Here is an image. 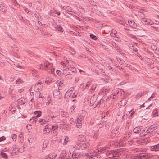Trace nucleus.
<instances>
[{"label":"nucleus","instance_id":"32","mask_svg":"<svg viewBox=\"0 0 159 159\" xmlns=\"http://www.w3.org/2000/svg\"><path fill=\"white\" fill-rule=\"evenodd\" d=\"M52 80H51V79L50 77H48L46 78L45 80V82L46 84H48L50 83Z\"/></svg>","mask_w":159,"mask_h":159},{"label":"nucleus","instance_id":"34","mask_svg":"<svg viewBox=\"0 0 159 159\" xmlns=\"http://www.w3.org/2000/svg\"><path fill=\"white\" fill-rule=\"evenodd\" d=\"M92 81L91 80L88 81L86 84V86H85V89H87V88L89 87V86L92 84Z\"/></svg>","mask_w":159,"mask_h":159},{"label":"nucleus","instance_id":"13","mask_svg":"<svg viewBox=\"0 0 159 159\" xmlns=\"http://www.w3.org/2000/svg\"><path fill=\"white\" fill-rule=\"evenodd\" d=\"M157 128V127L155 125H152L150 126L146 130V133H147L152 132Z\"/></svg>","mask_w":159,"mask_h":159},{"label":"nucleus","instance_id":"36","mask_svg":"<svg viewBox=\"0 0 159 159\" xmlns=\"http://www.w3.org/2000/svg\"><path fill=\"white\" fill-rule=\"evenodd\" d=\"M80 121V122H79L78 120H77V122L76 124L77 127L79 128H81L82 126V123H81V121Z\"/></svg>","mask_w":159,"mask_h":159},{"label":"nucleus","instance_id":"39","mask_svg":"<svg viewBox=\"0 0 159 159\" xmlns=\"http://www.w3.org/2000/svg\"><path fill=\"white\" fill-rule=\"evenodd\" d=\"M16 82L17 84H22L23 81L21 79L19 78L16 80Z\"/></svg>","mask_w":159,"mask_h":159},{"label":"nucleus","instance_id":"10","mask_svg":"<svg viewBox=\"0 0 159 159\" xmlns=\"http://www.w3.org/2000/svg\"><path fill=\"white\" fill-rule=\"evenodd\" d=\"M53 95L56 98L60 99L61 97V92L58 90H55L53 92Z\"/></svg>","mask_w":159,"mask_h":159},{"label":"nucleus","instance_id":"2","mask_svg":"<svg viewBox=\"0 0 159 159\" xmlns=\"http://www.w3.org/2000/svg\"><path fill=\"white\" fill-rule=\"evenodd\" d=\"M71 157L73 159H77L80 158L83 156L85 155V154L79 151L78 150H74L73 152H71Z\"/></svg>","mask_w":159,"mask_h":159},{"label":"nucleus","instance_id":"41","mask_svg":"<svg viewBox=\"0 0 159 159\" xmlns=\"http://www.w3.org/2000/svg\"><path fill=\"white\" fill-rule=\"evenodd\" d=\"M93 98V99L94 97H92L90 100V105L91 106H92L94 104V102L95 101V99L94 100Z\"/></svg>","mask_w":159,"mask_h":159},{"label":"nucleus","instance_id":"38","mask_svg":"<svg viewBox=\"0 0 159 159\" xmlns=\"http://www.w3.org/2000/svg\"><path fill=\"white\" fill-rule=\"evenodd\" d=\"M63 71V70H61V71L60 70H56V73L60 76H62V72Z\"/></svg>","mask_w":159,"mask_h":159},{"label":"nucleus","instance_id":"12","mask_svg":"<svg viewBox=\"0 0 159 159\" xmlns=\"http://www.w3.org/2000/svg\"><path fill=\"white\" fill-rule=\"evenodd\" d=\"M43 87L42 83L41 82H38L34 86V91L37 92V91L41 89Z\"/></svg>","mask_w":159,"mask_h":159},{"label":"nucleus","instance_id":"30","mask_svg":"<svg viewBox=\"0 0 159 159\" xmlns=\"http://www.w3.org/2000/svg\"><path fill=\"white\" fill-rule=\"evenodd\" d=\"M50 127L51 129H52L51 130L53 129L58 130L57 128L58 127V125L55 124L52 126L51 125Z\"/></svg>","mask_w":159,"mask_h":159},{"label":"nucleus","instance_id":"20","mask_svg":"<svg viewBox=\"0 0 159 159\" xmlns=\"http://www.w3.org/2000/svg\"><path fill=\"white\" fill-rule=\"evenodd\" d=\"M71 92L72 89L70 90H68L66 93L64 97V98H67V100H68L69 98H70Z\"/></svg>","mask_w":159,"mask_h":159},{"label":"nucleus","instance_id":"43","mask_svg":"<svg viewBox=\"0 0 159 159\" xmlns=\"http://www.w3.org/2000/svg\"><path fill=\"white\" fill-rule=\"evenodd\" d=\"M90 36L91 38L94 40L97 39V37L92 34H91Z\"/></svg>","mask_w":159,"mask_h":159},{"label":"nucleus","instance_id":"59","mask_svg":"<svg viewBox=\"0 0 159 159\" xmlns=\"http://www.w3.org/2000/svg\"><path fill=\"white\" fill-rule=\"evenodd\" d=\"M129 138L128 137H126V135H124V136L122 140L123 141H125L126 139H128Z\"/></svg>","mask_w":159,"mask_h":159},{"label":"nucleus","instance_id":"58","mask_svg":"<svg viewBox=\"0 0 159 159\" xmlns=\"http://www.w3.org/2000/svg\"><path fill=\"white\" fill-rule=\"evenodd\" d=\"M24 147H23L20 148V149H19V152H22L24 151Z\"/></svg>","mask_w":159,"mask_h":159},{"label":"nucleus","instance_id":"60","mask_svg":"<svg viewBox=\"0 0 159 159\" xmlns=\"http://www.w3.org/2000/svg\"><path fill=\"white\" fill-rule=\"evenodd\" d=\"M69 121L70 122V123L71 124H73V123L74 122L73 119L72 118H70Z\"/></svg>","mask_w":159,"mask_h":159},{"label":"nucleus","instance_id":"61","mask_svg":"<svg viewBox=\"0 0 159 159\" xmlns=\"http://www.w3.org/2000/svg\"><path fill=\"white\" fill-rule=\"evenodd\" d=\"M31 125L30 124H28L26 126V128H27V129L29 130V129H30L31 128Z\"/></svg>","mask_w":159,"mask_h":159},{"label":"nucleus","instance_id":"55","mask_svg":"<svg viewBox=\"0 0 159 159\" xmlns=\"http://www.w3.org/2000/svg\"><path fill=\"white\" fill-rule=\"evenodd\" d=\"M148 19L146 18H142V21L143 22H144L145 23H147V20H148Z\"/></svg>","mask_w":159,"mask_h":159},{"label":"nucleus","instance_id":"28","mask_svg":"<svg viewBox=\"0 0 159 159\" xmlns=\"http://www.w3.org/2000/svg\"><path fill=\"white\" fill-rule=\"evenodd\" d=\"M0 11L5 13L6 12V8L3 5L0 4Z\"/></svg>","mask_w":159,"mask_h":159},{"label":"nucleus","instance_id":"26","mask_svg":"<svg viewBox=\"0 0 159 159\" xmlns=\"http://www.w3.org/2000/svg\"><path fill=\"white\" fill-rule=\"evenodd\" d=\"M86 137L83 135H80L78 136V139L79 141H84L85 140Z\"/></svg>","mask_w":159,"mask_h":159},{"label":"nucleus","instance_id":"3","mask_svg":"<svg viewBox=\"0 0 159 159\" xmlns=\"http://www.w3.org/2000/svg\"><path fill=\"white\" fill-rule=\"evenodd\" d=\"M71 151L69 152L66 150H63L60 154L59 159H68L71 157Z\"/></svg>","mask_w":159,"mask_h":159},{"label":"nucleus","instance_id":"57","mask_svg":"<svg viewBox=\"0 0 159 159\" xmlns=\"http://www.w3.org/2000/svg\"><path fill=\"white\" fill-rule=\"evenodd\" d=\"M54 13L55 14H56L58 16H59L60 15V11H58L56 10L54 11Z\"/></svg>","mask_w":159,"mask_h":159},{"label":"nucleus","instance_id":"19","mask_svg":"<svg viewBox=\"0 0 159 159\" xmlns=\"http://www.w3.org/2000/svg\"><path fill=\"white\" fill-rule=\"evenodd\" d=\"M61 115L63 119H65L69 116L68 113L62 111L61 112Z\"/></svg>","mask_w":159,"mask_h":159},{"label":"nucleus","instance_id":"9","mask_svg":"<svg viewBox=\"0 0 159 159\" xmlns=\"http://www.w3.org/2000/svg\"><path fill=\"white\" fill-rule=\"evenodd\" d=\"M62 8L63 10H65L66 11V12L69 14L72 15L73 12L72 11V9L70 6H63L62 7Z\"/></svg>","mask_w":159,"mask_h":159},{"label":"nucleus","instance_id":"63","mask_svg":"<svg viewBox=\"0 0 159 159\" xmlns=\"http://www.w3.org/2000/svg\"><path fill=\"white\" fill-rule=\"evenodd\" d=\"M5 139V138L4 136H2L0 137V142L2 141Z\"/></svg>","mask_w":159,"mask_h":159},{"label":"nucleus","instance_id":"31","mask_svg":"<svg viewBox=\"0 0 159 159\" xmlns=\"http://www.w3.org/2000/svg\"><path fill=\"white\" fill-rule=\"evenodd\" d=\"M46 112L48 116H49V118L51 117V116L53 114L51 111L48 108Z\"/></svg>","mask_w":159,"mask_h":159},{"label":"nucleus","instance_id":"15","mask_svg":"<svg viewBox=\"0 0 159 159\" xmlns=\"http://www.w3.org/2000/svg\"><path fill=\"white\" fill-rule=\"evenodd\" d=\"M128 25L131 27L134 28H136L137 27V25L136 24L133 20H129L127 22Z\"/></svg>","mask_w":159,"mask_h":159},{"label":"nucleus","instance_id":"53","mask_svg":"<svg viewBox=\"0 0 159 159\" xmlns=\"http://www.w3.org/2000/svg\"><path fill=\"white\" fill-rule=\"evenodd\" d=\"M52 130L53 131V133H54V135L57 136L58 134L57 130L53 129Z\"/></svg>","mask_w":159,"mask_h":159},{"label":"nucleus","instance_id":"48","mask_svg":"<svg viewBox=\"0 0 159 159\" xmlns=\"http://www.w3.org/2000/svg\"><path fill=\"white\" fill-rule=\"evenodd\" d=\"M16 137L17 135L15 134H13L12 135L11 137L13 141H16Z\"/></svg>","mask_w":159,"mask_h":159},{"label":"nucleus","instance_id":"17","mask_svg":"<svg viewBox=\"0 0 159 159\" xmlns=\"http://www.w3.org/2000/svg\"><path fill=\"white\" fill-rule=\"evenodd\" d=\"M122 90L120 89H116L114 91L113 94H115V96L117 97L120 96L122 94Z\"/></svg>","mask_w":159,"mask_h":159},{"label":"nucleus","instance_id":"54","mask_svg":"<svg viewBox=\"0 0 159 159\" xmlns=\"http://www.w3.org/2000/svg\"><path fill=\"white\" fill-rule=\"evenodd\" d=\"M148 19L146 18H142V21L143 22H144L145 23H147V20H148Z\"/></svg>","mask_w":159,"mask_h":159},{"label":"nucleus","instance_id":"52","mask_svg":"<svg viewBox=\"0 0 159 159\" xmlns=\"http://www.w3.org/2000/svg\"><path fill=\"white\" fill-rule=\"evenodd\" d=\"M144 93H145V92H140V93H139L137 95L139 97H140L141 96H143Z\"/></svg>","mask_w":159,"mask_h":159},{"label":"nucleus","instance_id":"37","mask_svg":"<svg viewBox=\"0 0 159 159\" xmlns=\"http://www.w3.org/2000/svg\"><path fill=\"white\" fill-rule=\"evenodd\" d=\"M145 24L152 25L153 24H154V23L151 19H148V20H147V23H145Z\"/></svg>","mask_w":159,"mask_h":159},{"label":"nucleus","instance_id":"44","mask_svg":"<svg viewBox=\"0 0 159 159\" xmlns=\"http://www.w3.org/2000/svg\"><path fill=\"white\" fill-rule=\"evenodd\" d=\"M119 23L120 24L123 25L125 26H126L128 25L127 22L121 20L119 22Z\"/></svg>","mask_w":159,"mask_h":159},{"label":"nucleus","instance_id":"11","mask_svg":"<svg viewBox=\"0 0 159 159\" xmlns=\"http://www.w3.org/2000/svg\"><path fill=\"white\" fill-rule=\"evenodd\" d=\"M50 126V125L48 124L45 126L44 129L43 131V133L44 134H48L50 132V130H51L52 129H51Z\"/></svg>","mask_w":159,"mask_h":159},{"label":"nucleus","instance_id":"16","mask_svg":"<svg viewBox=\"0 0 159 159\" xmlns=\"http://www.w3.org/2000/svg\"><path fill=\"white\" fill-rule=\"evenodd\" d=\"M150 150L152 151L156 152L159 151V143L151 147Z\"/></svg>","mask_w":159,"mask_h":159},{"label":"nucleus","instance_id":"4","mask_svg":"<svg viewBox=\"0 0 159 159\" xmlns=\"http://www.w3.org/2000/svg\"><path fill=\"white\" fill-rule=\"evenodd\" d=\"M52 64L48 62L44 63L43 64H41L39 66L40 69H50V70H54V68H52Z\"/></svg>","mask_w":159,"mask_h":159},{"label":"nucleus","instance_id":"8","mask_svg":"<svg viewBox=\"0 0 159 159\" xmlns=\"http://www.w3.org/2000/svg\"><path fill=\"white\" fill-rule=\"evenodd\" d=\"M135 157H136V159H146L148 158V156L146 153H140L135 156Z\"/></svg>","mask_w":159,"mask_h":159},{"label":"nucleus","instance_id":"49","mask_svg":"<svg viewBox=\"0 0 159 159\" xmlns=\"http://www.w3.org/2000/svg\"><path fill=\"white\" fill-rule=\"evenodd\" d=\"M101 74L103 75L104 78L107 79V77H108L107 75H106L104 72L101 71Z\"/></svg>","mask_w":159,"mask_h":159},{"label":"nucleus","instance_id":"23","mask_svg":"<svg viewBox=\"0 0 159 159\" xmlns=\"http://www.w3.org/2000/svg\"><path fill=\"white\" fill-rule=\"evenodd\" d=\"M142 126H138L134 128L133 130V132L134 133L138 134L142 129Z\"/></svg>","mask_w":159,"mask_h":159},{"label":"nucleus","instance_id":"25","mask_svg":"<svg viewBox=\"0 0 159 159\" xmlns=\"http://www.w3.org/2000/svg\"><path fill=\"white\" fill-rule=\"evenodd\" d=\"M20 100L18 101V103L20 105L24 104L26 103V100L24 98L21 97Z\"/></svg>","mask_w":159,"mask_h":159},{"label":"nucleus","instance_id":"35","mask_svg":"<svg viewBox=\"0 0 159 159\" xmlns=\"http://www.w3.org/2000/svg\"><path fill=\"white\" fill-rule=\"evenodd\" d=\"M0 155L3 158L7 159V155L5 153L1 152L0 153Z\"/></svg>","mask_w":159,"mask_h":159},{"label":"nucleus","instance_id":"21","mask_svg":"<svg viewBox=\"0 0 159 159\" xmlns=\"http://www.w3.org/2000/svg\"><path fill=\"white\" fill-rule=\"evenodd\" d=\"M19 152V148L16 147V146H15L12 150V153L13 154V155H15L18 154Z\"/></svg>","mask_w":159,"mask_h":159},{"label":"nucleus","instance_id":"5","mask_svg":"<svg viewBox=\"0 0 159 159\" xmlns=\"http://www.w3.org/2000/svg\"><path fill=\"white\" fill-rule=\"evenodd\" d=\"M49 122L52 121L54 123H59L60 121V117L59 116H55L53 114H52L51 116V117L49 118Z\"/></svg>","mask_w":159,"mask_h":159},{"label":"nucleus","instance_id":"7","mask_svg":"<svg viewBox=\"0 0 159 159\" xmlns=\"http://www.w3.org/2000/svg\"><path fill=\"white\" fill-rule=\"evenodd\" d=\"M120 130V127L118 126H116L111 132V136L112 137H115L116 135L118 134L119 133Z\"/></svg>","mask_w":159,"mask_h":159},{"label":"nucleus","instance_id":"42","mask_svg":"<svg viewBox=\"0 0 159 159\" xmlns=\"http://www.w3.org/2000/svg\"><path fill=\"white\" fill-rule=\"evenodd\" d=\"M68 139V138L67 136H66L64 139V142L63 143L64 145H65L67 144L68 142L69 141Z\"/></svg>","mask_w":159,"mask_h":159},{"label":"nucleus","instance_id":"47","mask_svg":"<svg viewBox=\"0 0 159 159\" xmlns=\"http://www.w3.org/2000/svg\"><path fill=\"white\" fill-rule=\"evenodd\" d=\"M120 102H121L122 105L124 106L125 105V104H126L127 102L126 101V100H122Z\"/></svg>","mask_w":159,"mask_h":159},{"label":"nucleus","instance_id":"18","mask_svg":"<svg viewBox=\"0 0 159 159\" xmlns=\"http://www.w3.org/2000/svg\"><path fill=\"white\" fill-rule=\"evenodd\" d=\"M54 28L58 31L61 32H63L64 31L61 25H56L54 26Z\"/></svg>","mask_w":159,"mask_h":159},{"label":"nucleus","instance_id":"1","mask_svg":"<svg viewBox=\"0 0 159 159\" xmlns=\"http://www.w3.org/2000/svg\"><path fill=\"white\" fill-rule=\"evenodd\" d=\"M109 148L108 147H105L100 149H97L94 151L92 154H87L86 156L89 159H100L101 156L100 153L103 154L105 153L106 155L111 159H115V157H119L122 154L121 152L124 149H118L115 150H109Z\"/></svg>","mask_w":159,"mask_h":159},{"label":"nucleus","instance_id":"33","mask_svg":"<svg viewBox=\"0 0 159 159\" xmlns=\"http://www.w3.org/2000/svg\"><path fill=\"white\" fill-rule=\"evenodd\" d=\"M131 132L132 131H126V132L125 134V135H126V137L129 138V137L131 135Z\"/></svg>","mask_w":159,"mask_h":159},{"label":"nucleus","instance_id":"40","mask_svg":"<svg viewBox=\"0 0 159 159\" xmlns=\"http://www.w3.org/2000/svg\"><path fill=\"white\" fill-rule=\"evenodd\" d=\"M110 98L112 99L116 100L117 99V98L116 96H115V94H112L110 95Z\"/></svg>","mask_w":159,"mask_h":159},{"label":"nucleus","instance_id":"24","mask_svg":"<svg viewBox=\"0 0 159 159\" xmlns=\"http://www.w3.org/2000/svg\"><path fill=\"white\" fill-rule=\"evenodd\" d=\"M75 148L76 150H80L81 148V143H77L76 144L73 146L72 148Z\"/></svg>","mask_w":159,"mask_h":159},{"label":"nucleus","instance_id":"29","mask_svg":"<svg viewBox=\"0 0 159 159\" xmlns=\"http://www.w3.org/2000/svg\"><path fill=\"white\" fill-rule=\"evenodd\" d=\"M49 119H47V118L44 120L43 119H39V122L40 123L42 122V124H43L45 122H49Z\"/></svg>","mask_w":159,"mask_h":159},{"label":"nucleus","instance_id":"45","mask_svg":"<svg viewBox=\"0 0 159 159\" xmlns=\"http://www.w3.org/2000/svg\"><path fill=\"white\" fill-rule=\"evenodd\" d=\"M117 33L116 31L114 29H112L111 31V36H113V35H115L116 36V34Z\"/></svg>","mask_w":159,"mask_h":159},{"label":"nucleus","instance_id":"14","mask_svg":"<svg viewBox=\"0 0 159 159\" xmlns=\"http://www.w3.org/2000/svg\"><path fill=\"white\" fill-rule=\"evenodd\" d=\"M89 144L87 142L81 143V148L82 150L87 149L89 146Z\"/></svg>","mask_w":159,"mask_h":159},{"label":"nucleus","instance_id":"6","mask_svg":"<svg viewBox=\"0 0 159 159\" xmlns=\"http://www.w3.org/2000/svg\"><path fill=\"white\" fill-rule=\"evenodd\" d=\"M87 112L86 111L82 110L79 112V117L77 118V120H79V121H82L83 120L85 116L87 115Z\"/></svg>","mask_w":159,"mask_h":159},{"label":"nucleus","instance_id":"51","mask_svg":"<svg viewBox=\"0 0 159 159\" xmlns=\"http://www.w3.org/2000/svg\"><path fill=\"white\" fill-rule=\"evenodd\" d=\"M37 117H35V116L32 117L30 119V120L31 122H34V121L35 120V119L37 118Z\"/></svg>","mask_w":159,"mask_h":159},{"label":"nucleus","instance_id":"27","mask_svg":"<svg viewBox=\"0 0 159 159\" xmlns=\"http://www.w3.org/2000/svg\"><path fill=\"white\" fill-rule=\"evenodd\" d=\"M34 113L35 115H36L35 116V117H39L41 116L42 112L40 111H37L34 112Z\"/></svg>","mask_w":159,"mask_h":159},{"label":"nucleus","instance_id":"62","mask_svg":"<svg viewBox=\"0 0 159 159\" xmlns=\"http://www.w3.org/2000/svg\"><path fill=\"white\" fill-rule=\"evenodd\" d=\"M153 115H154V116H158V112L157 111H155V112H153Z\"/></svg>","mask_w":159,"mask_h":159},{"label":"nucleus","instance_id":"56","mask_svg":"<svg viewBox=\"0 0 159 159\" xmlns=\"http://www.w3.org/2000/svg\"><path fill=\"white\" fill-rule=\"evenodd\" d=\"M41 32L42 33V34L43 35H44L45 36L48 35V34L47 32H43V30H41Z\"/></svg>","mask_w":159,"mask_h":159},{"label":"nucleus","instance_id":"50","mask_svg":"<svg viewBox=\"0 0 159 159\" xmlns=\"http://www.w3.org/2000/svg\"><path fill=\"white\" fill-rule=\"evenodd\" d=\"M97 85L96 84H93L91 87V90L94 91L96 88Z\"/></svg>","mask_w":159,"mask_h":159},{"label":"nucleus","instance_id":"22","mask_svg":"<svg viewBox=\"0 0 159 159\" xmlns=\"http://www.w3.org/2000/svg\"><path fill=\"white\" fill-rule=\"evenodd\" d=\"M56 156V155L50 154L45 157V159H55Z\"/></svg>","mask_w":159,"mask_h":159},{"label":"nucleus","instance_id":"46","mask_svg":"<svg viewBox=\"0 0 159 159\" xmlns=\"http://www.w3.org/2000/svg\"><path fill=\"white\" fill-rule=\"evenodd\" d=\"M48 14L50 16H55V14L54 13V11L53 12L52 10H50L48 12Z\"/></svg>","mask_w":159,"mask_h":159},{"label":"nucleus","instance_id":"64","mask_svg":"<svg viewBox=\"0 0 159 159\" xmlns=\"http://www.w3.org/2000/svg\"><path fill=\"white\" fill-rule=\"evenodd\" d=\"M139 151L140 152H144L145 151V149L143 148H140L139 149Z\"/></svg>","mask_w":159,"mask_h":159}]
</instances>
